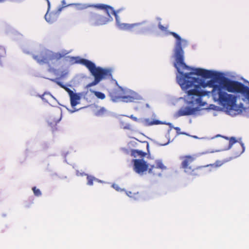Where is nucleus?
Here are the masks:
<instances>
[{
  "label": "nucleus",
  "mask_w": 249,
  "mask_h": 249,
  "mask_svg": "<svg viewBox=\"0 0 249 249\" xmlns=\"http://www.w3.org/2000/svg\"><path fill=\"white\" fill-rule=\"evenodd\" d=\"M168 34L177 39L174 51L175 59L174 65L179 74L177 76V81L181 89L187 92L188 95L191 96L189 104L198 107L204 106L206 103L202 102V97L208 95L210 92L200 89L207 87L212 88L211 93L213 98L223 89L222 86L216 84L214 80L206 82L204 79L192 77V75L196 74L204 78H210L214 76V73L201 68L192 69L187 66L184 62V52L182 47V44H186L187 41L175 32H169Z\"/></svg>",
  "instance_id": "f257e3e1"
},
{
  "label": "nucleus",
  "mask_w": 249,
  "mask_h": 249,
  "mask_svg": "<svg viewBox=\"0 0 249 249\" xmlns=\"http://www.w3.org/2000/svg\"><path fill=\"white\" fill-rule=\"evenodd\" d=\"M71 60L75 61V63L81 64L85 66L94 76V80L87 85L90 87L98 84L103 79L108 78L111 76V72L109 70L103 69L101 67H96L95 64L91 61L80 58L78 57H71Z\"/></svg>",
  "instance_id": "f03ea898"
},
{
  "label": "nucleus",
  "mask_w": 249,
  "mask_h": 249,
  "mask_svg": "<svg viewBox=\"0 0 249 249\" xmlns=\"http://www.w3.org/2000/svg\"><path fill=\"white\" fill-rule=\"evenodd\" d=\"M110 9H108V11L106 9H99L103 10L106 14V16L98 13L95 10L89 11L88 12L87 21L92 26H98L105 25L108 22L111 21L113 18L111 16V14L113 15L116 20L118 19L117 12L115 11L113 7L110 6Z\"/></svg>",
  "instance_id": "7ed1b4c3"
},
{
  "label": "nucleus",
  "mask_w": 249,
  "mask_h": 249,
  "mask_svg": "<svg viewBox=\"0 0 249 249\" xmlns=\"http://www.w3.org/2000/svg\"><path fill=\"white\" fill-rule=\"evenodd\" d=\"M181 160L180 167L185 173L193 177H197L205 174L206 172L205 168L209 165L199 166L193 168L190 164L196 160L194 155H185L179 157Z\"/></svg>",
  "instance_id": "20e7f679"
},
{
  "label": "nucleus",
  "mask_w": 249,
  "mask_h": 249,
  "mask_svg": "<svg viewBox=\"0 0 249 249\" xmlns=\"http://www.w3.org/2000/svg\"><path fill=\"white\" fill-rule=\"evenodd\" d=\"M69 53L66 50L62 52H53L49 50H46L41 52L37 55H34L33 58L36 60L39 64L42 65L47 64L50 66V61H59Z\"/></svg>",
  "instance_id": "39448f33"
},
{
  "label": "nucleus",
  "mask_w": 249,
  "mask_h": 249,
  "mask_svg": "<svg viewBox=\"0 0 249 249\" xmlns=\"http://www.w3.org/2000/svg\"><path fill=\"white\" fill-rule=\"evenodd\" d=\"M213 99L229 111L236 110L237 107L236 104L237 100L236 96L227 93L223 91V89L215 95Z\"/></svg>",
  "instance_id": "423d86ee"
},
{
  "label": "nucleus",
  "mask_w": 249,
  "mask_h": 249,
  "mask_svg": "<svg viewBox=\"0 0 249 249\" xmlns=\"http://www.w3.org/2000/svg\"><path fill=\"white\" fill-rule=\"evenodd\" d=\"M222 88L229 92L243 94L247 86L244 84L227 78H224L221 82Z\"/></svg>",
  "instance_id": "0eeeda50"
},
{
  "label": "nucleus",
  "mask_w": 249,
  "mask_h": 249,
  "mask_svg": "<svg viewBox=\"0 0 249 249\" xmlns=\"http://www.w3.org/2000/svg\"><path fill=\"white\" fill-rule=\"evenodd\" d=\"M227 140H229V148H231L233 144H235L232 148V153L234 157H237L242 154L245 150L244 144L242 142H238L234 137H231L229 139L228 137H225Z\"/></svg>",
  "instance_id": "6e6552de"
},
{
  "label": "nucleus",
  "mask_w": 249,
  "mask_h": 249,
  "mask_svg": "<svg viewBox=\"0 0 249 249\" xmlns=\"http://www.w3.org/2000/svg\"><path fill=\"white\" fill-rule=\"evenodd\" d=\"M132 162L134 170L139 174H143L148 169V164L143 159H134Z\"/></svg>",
  "instance_id": "1a4fd4ad"
},
{
  "label": "nucleus",
  "mask_w": 249,
  "mask_h": 249,
  "mask_svg": "<svg viewBox=\"0 0 249 249\" xmlns=\"http://www.w3.org/2000/svg\"><path fill=\"white\" fill-rule=\"evenodd\" d=\"M145 22L142 23H137L134 24L123 23L120 25L121 28L123 30L128 31H136L140 33L146 30V27H142Z\"/></svg>",
  "instance_id": "9d476101"
},
{
  "label": "nucleus",
  "mask_w": 249,
  "mask_h": 249,
  "mask_svg": "<svg viewBox=\"0 0 249 249\" xmlns=\"http://www.w3.org/2000/svg\"><path fill=\"white\" fill-rule=\"evenodd\" d=\"M74 5L77 7L78 10H84L89 7L94 8L95 9H106L108 11V9H110V6L105 4H83L81 3H71L68 6Z\"/></svg>",
  "instance_id": "9b49d317"
},
{
  "label": "nucleus",
  "mask_w": 249,
  "mask_h": 249,
  "mask_svg": "<svg viewBox=\"0 0 249 249\" xmlns=\"http://www.w3.org/2000/svg\"><path fill=\"white\" fill-rule=\"evenodd\" d=\"M125 94V90L122 87L111 89L109 90V95L113 102H116L121 99L123 95Z\"/></svg>",
  "instance_id": "f8f14e48"
},
{
  "label": "nucleus",
  "mask_w": 249,
  "mask_h": 249,
  "mask_svg": "<svg viewBox=\"0 0 249 249\" xmlns=\"http://www.w3.org/2000/svg\"><path fill=\"white\" fill-rule=\"evenodd\" d=\"M166 166L163 164L162 162L160 160H157L155 161V165H153L150 166L149 168V173L153 174L154 175H160V173L157 172L156 170L158 169H161L162 170L166 169Z\"/></svg>",
  "instance_id": "ddd939ff"
},
{
  "label": "nucleus",
  "mask_w": 249,
  "mask_h": 249,
  "mask_svg": "<svg viewBox=\"0 0 249 249\" xmlns=\"http://www.w3.org/2000/svg\"><path fill=\"white\" fill-rule=\"evenodd\" d=\"M198 110H199L198 107H186L180 108L177 112V116L178 117H180L193 115Z\"/></svg>",
  "instance_id": "4468645a"
},
{
  "label": "nucleus",
  "mask_w": 249,
  "mask_h": 249,
  "mask_svg": "<svg viewBox=\"0 0 249 249\" xmlns=\"http://www.w3.org/2000/svg\"><path fill=\"white\" fill-rule=\"evenodd\" d=\"M147 155V153L145 152L142 151L141 150L139 149H132L131 150V155L134 157H139L142 158Z\"/></svg>",
  "instance_id": "2eb2a0df"
},
{
  "label": "nucleus",
  "mask_w": 249,
  "mask_h": 249,
  "mask_svg": "<svg viewBox=\"0 0 249 249\" xmlns=\"http://www.w3.org/2000/svg\"><path fill=\"white\" fill-rule=\"evenodd\" d=\"M70 97L71 104L72 107L76 106L80 99V97L77 93H73Z\"/></svg>",
  "instance_id": "dca6fc26"
},
{
  "label": "nucleus",
  "mask_w": 249,
  "mask_h": 249,
  "mask_svg": "<svg viewBox=\"0 0 249 249\" xmlns=\"http://www.w3.org/2000/svg\"><path fill=\"white\" fill-rule=\"evenodd\" d=\"M136 97L135 95V94L132 93L131 95H123V97H122V100L123 102H133L136 99Z\"/></svg>",
  "instance_id": "f3484780"
},
{
  "label": "nucleus",
  "mask_w": 249,
  "mask_h": 249,
  "mask_svg": "<svg viewBox=\"0 0 249 249\" xmlns=\"http://www.w3.org/2000/svg\"><path fill=\"white\" fill-rule=\"evenodd\" d=\"M91 92L98 99L103 100L106 98L105 94L101 92L92 90Z\"/></svg>",
  "instance_id": "a211bd4d"
},
{
  "label": "nucleus",
  "mask_w": 249,
  "mask_h": 249,
  "mask_svg": "<svg viewBox=\"0 0 249 249\" xmlns=\"http://www.w3.org/2000/svg\"><path fill=\"white\" fill-rule=\"evenodd\" d=\"M6 54L5 49L1 46H0V65L2 64L1 58L3 57Z\"/></svg>",
  "instance_id": "6ab92c4d"
},
{
  "label": "nucleus",
  "mask_w": 249,
  "mask_h": 249,
  "mask_svg": "<svg viewBox=\"0 0 249 249\" xmlns=\"http://www.w3.org/2000/svg\"><path fill=\"white\" fill-rule=\"evenodd\" d=\"M225 162V161L216 160L214 163L208 165V166H211L215 168L219 167L224 164Z\"/></svg>",
  "instance_id": "aec40b11"
},
{
  "label": "nucleus",
  "mask_w": 249,
  "mask_h": 249,
  "mask_svg": "<svg viewBox=\"0 0 249 249\" xmlns=\"http://www.w3.org/2000/svg\"><path fill=\"white\" fill-rule=\"evenodd\" d=\"M145 122H146L147 125L159 124H160V123H161V122L159 120L150 121V119H146L145 120Z\"/></svg>",
  "instance_id": "412c9836"
},
{
  "label": "nucleus",
  "mask_w": 249,
  "mask_h": 249,
  "mask_svg": "<svg viewBox=\"0 0 249 249\" xmlns=\"http://www.w3.org/2000/svg\"><path fill=\"white\" fill-rule=\"evenodd\" d=\"M57 84L59 86H60L61 87L63 88L64 89H65V90L68 92V93H69V96H71L72 94H73V93H74L72 90H71V89H70L69 88H66L65 87L64 85H63L60 82H58L57 83Z\"/></svg>",
  "instance_id": "4be33fe9"
},
{
  "label": "nucleus",
  "mask_w": 249,
  "mask_h": 249,
  "mask_svg": "<svg viewBox=\"0 0 249 249\" xmlns=\"http://www.w3.org/2000/svg\"><path fill=\"white\" fill-rule=\"evenodd\" d=\"M32 190L34 192L35 196H39L41 195V192L39 189H37L36 187H33L32 188Z\"/></svg>",
  "instance_id": "5701e85b"
},
{
  "label": "nucleus",
  "mask_w": 249,
  "mask_h": 249,
  "mask_svg": "<svg viewBox=\"0 0 249 249\" xmlns=\"http://www.w3.org/2000/svg\"><path fill=\"white\" fill-rule=\"evenodd\" d=\"M45 18L49 23H52L54 21L53 19L52 18L51 15L50 14H48V12L45 15Z\"/></svg>",
  "instance_id": "b1692460"
},
{
  "label": "nucleus",
  "mask_w": 249,
  "mask_h": 249,
  "mask_svg": "<svg viewBox=\"0 0 249 249\" xmlns=\"http://www.w3.org/2000/svg\"><path fill=\"white\" fill-rule=\"evenodd\" d=\"M87 180L88 182L87 184L89 185H93V182L94 180H95V178L93 177L88 176L87 177Z\"/></svg>",
  "instance_id": "393cba45"
},
{
  "label": "nucleus",
  "mask_w": 249,
  "mask_h": 249,
  "mask_svg": "<svg viewBox=\"0 0 249 249\" xmlns=\"http://www.w3.org/2000/svg\"><path fill=\"white\" fill-rule=\"evenodd\" d=\"M242 95L245 96L249 101V87L247 86Z\"/></svg>",
  "instance_id": "a878e982"
},
{
  "label": "nucleus",
  "mask_w": 249,
  "mask_h": 249,
  "mask_svg": "<svg viewBox=\"0 0 249 249\" xmlns=\"http://www.w3.org/2000/svg\"><path fill=\"white\" fill-rule=\"evenodd\" d=\"M106 111L107 110L105 108L102 107L98 111L97 114L99 115H102L104 114L106 112Z\"/></svg>",
  "instance_id": "bb28decb"
},
{
  "label": "nucleus",
  "mask_w": 249,
  "mask_h": 249,
  "mask_svg": "<svg viewBox=\"0 0 249 249\" xmlns=\"http://www.w3.org/2000/svg\"><path fill=\"white\" fill-rule=\"evenodd\" d=\"M158 27H159V29L162 31H166L167 29V27L163 26L160 23L159 24Z\"/></svg>",
  "instance_id": "cd10ccee"
},
{
  "label": "nucleus",
  "mask_w": 249,
  "mask_h": 249,
  "mask_svg": "<svg viewBox=\"0 0 249 249\" xmlns=\"http://www.w3.org/2000/svg\"><path fill=\"white\" fill-rule=\"evenodd\" d=\"M130 118L132 119L133 120L136 121V122L138 121V118H136V117L133 116V115H131L130 116Z\"/></svg>",
  "instance_id": "c85d7f7f"
},
{
  "label": "nucleus",
  "mask_w": 249,
  "mask_h": 249,
  "mask_svg": "<svg viewBox=\"0 0 249 249\" xmlns=\"http://www.w3.org/2000/svg\"><path fill=\"white\" fill-rule=\"evenodd\" d=\"M113 187L114 189H115L116 190L119 191V187L118 186V185L113 184Z\"/></svg>",
  "instance_id": "c756f323"
},
{
  "label": "nucleus",
  "mask_w": 249,
  "mask_h": 249,
  "mask_svg": "<svg viewBox=\"0 0 249 249\" xmlns=\"http://www.w3.org/2000/svg\"><path fill=\"white\" fill-rule=\"evenodd\" d=\"M47 1V3H48V10H49L50 8V2L49 0H46Z\"/></svg>",
  "instance_id": "7c9ffc66"
},
{
  "label": "nucleus",
  "mask_w": 249,
  "mask_h": 249,
  "mask_svg": "<svg viewBox=\"0 0 249 249\" xmlns=\"http://www.w3.org/2000/svg\"><path fill=\"white\" fill-rule=\"evenodd\" d=\"M144 144L146 146V148L147 149V151H148V148H149V144L148 143H144Z\"/></svg>",
  "instance_id": "2f4dec72"
},
{
  "label": "nucleus",
  "mask_w": 249,
  "mask_h": 249,
  "mask_svg": "<svg viewBox=\"0 0 249 249\" xmlns=\"http://www.w3.org/2000/svg\"><path fill=\"white\" fill-rule=\"evenodd\" d=\"M126 194H127V195L128 196H130V197H131V196H131V194H132L131 192H129L127 193Z\"/></svg>",
  "instance_id": "473e14b6"
},
{
  "label": "nucleus",
  "mask_w": 249,
  "mask_h": 249,
  "mask_svg": "<svg viewBox=\"0 0 249 249\" xmlns=\"http://www.w3.org/2000/svg\"><path fill=\"white\" fill-rule=\"evenodd\" d=\"M168 142H166V143H161L160 144H161V145H166L167 144H168Z\"/></svg>",
  "instance_id": "72a5a7b5"
},
{
  "label": "nucleus",
  "mask_w": 249,
  "mask_h": 249,
  "mask_svg": "<svg viewBox=\"0 0 249 249\" xmlns=\"http://www.w3.org/2000/svg\"><path fill=\"white\" fill-rule=\"evenodd\" d=\"M76 110L74 109V110H73L71 111V113H73V112H75Z\"/></svg>",
  "instance_id": "f704fd0d"
},
{
  "label": "nucleus",
  "mask_w": 249,
  "mask_h": 249,
  "mask_svg": "<svg viewBox=\"0 0 249 249\" xmlns=\"http://www.w3.org/2000/svg\"><path fill=\"white\" fill-rule=\"evenodd\" d=\"M4 0H0V2H2Z\"/></svg>",
  "instance_id": "c9c22d12"
},
{
  "label": "nucleus",
  "mask_w": 249,
  "mask_h": 249,
  "mask_svg": "<svg viewBox=\"0 0 249 249\" xmlns=\"http://www.w3.org/2000/svg\"><path fill=\"white\" fill-rule=\"evenodd\" d=\"M176 129H179V128L178 127H177Z\"/></svg>",
  "instance_id": "e433bc0d"
}]
</instances>
